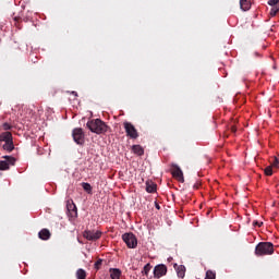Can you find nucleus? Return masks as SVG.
<instances>
[{
	"label": "nucleus",
	"instance_id": "nucleus-1",
	"mask_svg": "<svg viewBox=\"0 0 279 279\" xmlns=\"http://www.w3.org/2000/svg\"><path fill=\"white\" fill-rule=\"evenodd\" d=\"M86 126L94 134H106L108 132V125L101 119L89 120Z\"/></svg>",
	"mask_w": 279,
	"mask_h": 279
},
{
	"label": "nucleus",
	"instance_id": "nucleus-2",
	"mask_svg": "<svg viewBox=\"0 0 279 279\" xmlns=\"http://www.w3.org/2000/svg\"><path fill=\"white\" fill-rule=\"evenodd\" d=\"M274 254V243L271 242H259L255 247L256 256H269Z\"/></svg>",
	"mask_w": 279,
	"mask_h": 279
},
{
	"label": "nucleus",
	"instance_id": "nucleus-3",
	"mask_svg": "<svg viewBox=\"0 0 279 279\" xmlns=\"http://www.w3.org/2000/svg\"><path fill=\"white\" fill-rule=\"evenodd\" d=\"M122 240L130 250H134L136 248V245H138V240H136V235H134V233H124L122 235Z\"/></svg>",
	"mask_w": 279,
	"mask_h": 279
},
{
	"label": "nucleus",
	"instance_id": "nucleus-4",
	"mask_svg": "<svg viewBox=\"0 0 279 279\" xmlns=\"http://www.w3.org/2000/svg\"><path fill=\"white\" fill-rule=\"evenodd\" d=\"M72 137L74 143H76V145H84V143H86L85 140V135H84V130H82V128H76L72 131Z\"/></svg>",
	"mask_w": 279,
	"mask_h": 279
},
{
	"label": "nucleus",
	"instance_id": "nucleus-5",
	"mask_svg": "<svg viewBox=\"0 0 279 279\" xmlns=\"http://www.w3.org/2000/svg\"><path fill=\"white\" fill-rule=\"evenodd\" d=\"M3 158L5 160H0V171H8L10 167H14L16 162V158L12 156H4Z\"/></svg>",
	"mask_w": 279,
	"mask_h": 279
},
{
	"label": "nucleus",
	"instance_id": "nucleus-6",
	"mask_svg": "<svg viewBox=\"0 0 279 279\" xmlns=\"http://www.w3.org/2000/svg\"><path fill=\"white\" fill-rule=\"evenodd\" d=\"M124 130L126 133V136H130L131 138H136L138 136V131H136V128L134 124L130 122H124Z\"/></svg>",
	"mask_w": 279,
	"mask_h": 279
},
{
	"label": "nucleus",
	"instance_id": "nucleus-7",
	"mask_svg": "<svg viewBox=\"0 0 279 279\" xmlns=\"http://www.w3.org/2000/svg\"><path fill=\"white\" fill-rule=\"evenodd\" d=\"M171 173L173 178H178L180 182H184V173L182 172V169L177 163H172V170Z\"/></svg>",
	"mask_w": 279,
	"mask_h": 279
},
{
	"label": "nucleus",
	"instance_id": "nucleus-8",
	"mask_svg": "<svg viewBox=\"0 0 279 279\" xmlns=\"http://www.w3.org/2000/svg\"><path fill=\"white\" fill-rule=\"evenodd\" d=\"M155 278H162V276H167V267L163 264H159L154 268Z\"/></svg>",
	"mask_w": 279,
	"mask_h": 279
},
{
	"label": "nucleus",
	"instance_id": "nucleus-9",
	"mask_svg": "<svg viewBox=\"0 0 279 279\" xmlns=\"http://www.w3.org/2000/svg\"><path fill=\"white\" fill-rule=\"evenodd\" d=\"M84 236H85V239H87V241H97V239L101 238V232L100 231H85Z\"/></svg>",
	"mask_w": 279,
	"mask_h": 279
},
{
	"label": "nucleus",
	"instance_id": "nucleus-10",
	"mask_svg": "<svg viewBox=\"0 0 279 279\" xmlns=\"http://www.w3.org/2000/svg\"><path fill=\"white\" fill-rule=\"evenodd\" d=\"M242 12H247L252 8V0H240Z\"/></svg>",
	"mask_w": 279,
	"mask_h": 279
},
{
	"label": "nucleus",
	"instance_id": "nucleus-11",
	"mask_svg": "<svg viewBox=\"0 0 279 279\" xmlns=\"http://www.w3.org/2000/svg\"><path fill=\"white\" fill-rule=\"evenodd\" d=\"M38 236L41 241H49V239H51V232H49L48 229H43L39 231Z\"/></svg>",
	"mask_w": 279,
	"mask_h": 279
},
{
	"label": "nucleus",
	"instance_id": "nucleus-12",
	"mask_svg": "<svg viewBox=\"0 0 279 279\" xmlns=\"http://www.w3.org/2000/svg\"><path fill=\"white\" fill-rule=\"evenodd\" d=\"M66 208H68L69 215L72 218L77 217V206H75L73 203H71V204L66 205Z\"/></svg>",
	"mask_w": 279,
	"mask_h": 279
},
{
	"label": "nucleus",
	"instance_id": "nucleus-13",
	"mask_svg": "<svg viewBox=\"0 0 279 279\" xmlns=\"http://www.w3.org/2000/svg\"><path fill=\"white\" fill-rule=\"evenodd\" d=\"M12 141V133L11 132H3L0 134V142L9 143Z\"/></svg>",
	"mask_w": 279,
	"mask_h": 279
},
{
	"label": "nucleus",
	"instance_id": "nucleus-14",
	"mask_svg": "<svg viewBox=\"0 0 279 279\" xmlns=\"http://www.w3.org/2000/svg\"><path fill=\"white\" fill-rule=\"evenodd\" d=\"M110 278L111 279H119L121 278V269L119 268H110Z\"/></svg>",
	"mask_w": 279,
	"mask_h": 279
},
{
	"label": "nucleus",
	"instance_id": "nucleus-15",
	"mask_svg": "<svg viewBox=\"0 0 279 279\" xmlns=\"http://www.w3.org/2000/svg\"><path fill=\"white\" fill-rule=\"evenodd\" d=\"M177 276L178 278H184V276H186V267H184V265L177 267Z\"/></svg>",
	"mask_w": 279,
	"mask_h": 279
},
{
	"label": "nucleus",
	"instance_id": "nucleus-16",
	"mask_svg": "<svg viewBox=\"0 0 279 279\" xmlns=\"http://www.w3.org/2000/svg\"><path fill=\"white\" fill-rule=\"evenodd\" d=\"M146 192L147 193H156V183L153 181H147L146 182Z\"/></svg>",
	"mask_w": 279,
	"mask_h": 279
},
{
	"label": "nucleus",
	"instance_id": "nucleus-17",
	"mask_svg": "<svg viewBox=\"0 0 279 279\" xmlns=\"http://www.w3.org/2000/svg\"><path fill=\"white\" fill-rule=\"evenodd\" d=\"M3 149H5V151H14V142L13 140L5 142L3 145Z\"/></svg>",
	"mask_w": 279,
	"mask_h": 279
},
{
	"label": "nucleus",
	"instance_id": "nucleus-18",
	"mask_svg": "<svg viewBox=\"0 0 279 279\" xmlns=\"http://www.w3.org/2000/svg\"><path fill=\"white\" fill-rule=\"evenodd\" d=\"M132 149L137 156H143V154H145V149H143L141 145H133Z\"/></svg>",
	"mask_w": 279,
	"mask_h": 279
},
{
	"label": "nucleus",
	"instance_id": "nucleus-19",
	"mask_svg": "<svg viewBox=\"0 0 279 279\" xmlns=\"http://www.w3.org/2000/svg\"><path fill=\"white\" fill-rule=\"evenodd\" d=\"M76 278L77 279H86V270L80 268L76 270Z\"/></svg>",
	"mask_w": 279,
	"mask_h": 279
},
{
	"label": "nucleus",
	"instance_id": "nucleus-20",
	"mask_svg": "<svg viewBox=\"0 0 279 279\" xmlns=\"http://www.w3.org/2000/svg\"><path fill=\"white\" fill-rule=\"evenodd\" d=\"M82 186L84 189V191H86V193H88L90 195V193H93V186L89 183L83 182Z\"/></svg>",
	"mask_w": 279,
	"mask_h": 279
},
{
	"label": "nucleus",
	"instance_id": "nucleus-21",
	"mask_svg": "<svg viewBox=\"0 0 279 279\" xmlns=\"http://www.w3.org/2000/svg\"><path fill=\"white\" fill-rule=\"evenodd\" d=\"M149 271H151V265L146 264L143 268L142 274H144L145 276H147V274H149Z\"/></svg>",
	"mask_w": 279,
	"mask_h": 279
},
{
	"label": "nucleus",
	"instance_id": "nucleus-22",
	"mask_svg": "<svg viewBox=\"0 0 279 279\" xmlns=\"http://www.w3.org/2000/svg\"><path fill=\"white\" fill-rule=\"evenodd\" d=\"M2 130H4V132H10V130H12V125L8 122H4L2 124Z\"/></svg>",
	"mask_w": 279,
	"mask_h": 279
},
{
	"label": "nucleus",
	"instance_id": "nucleus-23",
	"mask_svg": "<svg viewBox=\"0 0 279 279\" xmlns=\"http://www.w3.org/2000/svg\"><path fill=\"white\" fill-rule=\"evenodd\" d=\"M272 166H268V167H266L265 168V174L266 175H272L274 174V170H272V168H271Z\"/></svg>",
	"mask_w": 279,
	"mask_h": 279
},
{
	"label": "nucleus",
	"instance_id": "nucleus-24",
	"mask_svg": "<svg viewBox=\"0 0 279 279\" xmlns=\"http://www.w3.org/2000/svg\"><path fill=\"white\" fill-rule=\"evenodd\" d=\"M278 12H279V9H278V8H272V9L270 10V16H276V14H278Z\"/></svg>",
	"mask_w": 279,
	"mask_h": 279
},
{
	"label": "nucleus",
	"instance_id": "nucleus-25",
	"mask_svg": "<svg viewBox=\"0 0 279 279\" xmlns=\"http://www.w3.org/2000/svg\"><path fill=\"white\" fill-rule=\"evenodd\" d=\"M101 263H104V260H102V259H98V260L95 263V265H94L95 269H99V267H101Z\"/></svg>",
	"mask_w": 279,
	"mask_h": 279
},
{
	"label": "nucleus",
	"instance_id": "nucleus-26",
	"mask_svg": "<svg viewBox=\"0 0 279 279\" xmlns=\"http://www.w3.org/2000/svg\"><path fill=\"white\" fill-rule=\"evenodd\" d=\"M272 167H275L276 169H279V159H278V157H275V161L272 162Z\"/></svg>",
	"mask_w": 279,
	"mask_h": 279
},
{
	"label": "nucleus",
	"instance_id": "nucleus-27",
	"mask_svg": "<svg viewBox=\"0 0 279 279\" xmlns=\"http://www.w3.org/2000/svg\"><path fill=\"white\" fill-rule=\"evenodd\" d=\"M278 3H279V0H269L268 1V5H271V7L278 5Z\"/></svg>",
	"mask_w": 279,
	"mask_h": 279
},
{
	"label": "nucleus",
	"instance_id": "nucleus-28",
	"mask_svg": "<svg viewBox=\"0 0 279 279\" xmlns=\"http://www.w3.org/2000/svg\"><path fill=\"white\" fill-rule=\"evenodd\" d=\"M253 226H258V228H260V226H263V222L256 220L253 222Z\"/></svg>",
	"mask_w": 279,
	"mask_h": 279
},
{
	"label": "nucleus",
	"instance_id": "nucleus-29",
	"mask_svg": "<svg viewBox=\"0 0 279 279\" xmlns=\"http://www.w3.org/2000/svg\"><path fill=\"white\" fill-rule=\"evenodd\" d=\"M72 95H74V97H77V92H71Z\"/></svg>",
	"mask_w": 279,
	"mask_h": 279
},
{
	"label": "nucleus",
	"instance_id": "nucleus-30",
	"mask_svg": "<svg viewBox=\"0 0 279 279\" xmlns=\"http://www.w3.org/2000/svg\"><path fill=\"white\" fill-rule=\"evenodd\" d=\"M231 131H232V132H236V128H235V126H232V128H231Z\"/></svg>",
	"mask_w": 279,
	"mask_h": 279
},
{
	"label": "nucleus",
	"instance_id": "nucleus-31",
	"mask_svg": "<svg viewBox=\"0 0 279 279\" xmlns=\"http://www.w3.org/2000/svg\"><path fill=\"white\" fill-rule=\"evenodd\" d=\"M157 210H160V205L156 204Z\"/></svg>",
	"mask_w": 279,
	"mask_h": 279
}]
</instances>
